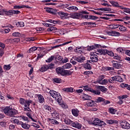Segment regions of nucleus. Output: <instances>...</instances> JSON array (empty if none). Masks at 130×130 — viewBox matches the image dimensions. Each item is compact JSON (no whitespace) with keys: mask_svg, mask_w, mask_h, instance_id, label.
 Instances as JSON below:
<instances>
[{"mask_svg":"<svg viewBox=\"0 0 130 130\" xmlns=\"http://www.w3.org/2000/svg\"><path fill=\"white\" fill-rule=\"evenodd\" d=\"M93 122L94 125H98V126H102V125L105 124V123L103 121L100 120L98 118H95L93 120Z\"/></svg>","mask_w":130,"mask_h":130,"instance_id":"nucleus-4","label":"nucleus"},{"mask_svg":"<svg viewBox=\"0 0 130 130\" xmlns=\"http://www.w3.org/2000/svg\"><path fill=\"white\" fill-rule=\"evenodd\" d=\"M16 25L17 27H19L20 26V27H24V22H19L16 24Z\"/></svg>","mask_w":130,"mask_h":130,"instance_id":"nucleus-51","label":"nucleus"},{"mask_svg":"<svg viewBox=\"0 0 130 130\" xmlns=\"http://www.w3.org/2000/svg\"><path fill=\"white\" fill-rule=\"evenodd\" d=\"M100 84V85H107V84H108V80L103 79L101 83Z\"/></svg>","mask_w":130,"mask_h":130,"instance_id":"nucleus-41","label":"nucleus"},{"mask_svg":"<svg viewBox=\"0 0 130 130\" xmlns=\"http://www.w3.org/2000/svg\"><path fill=\"white\" fill-rule=\"evenodd\" d=\"M97 89L100 90L102 92H106L107 91V88H105L104 86H98Z\"/></svg>","mask_w":130,"mask_h":130,"instance_id":"nucleus-21","label":"nucleus"},{"mask_svg":"<svg viewBox=\"0 0 130 130\" xmlns=\"http://www.w3.org/2000/svg\"><path fill=\"white\" fill-rule=\"evenodd\" d=\"M81 18H83L84 19H87L88 20H89V15H83L81 14Z\"/></svg>","mask_w":130,"mask_h":130,"instance_id":"nucleus-64","label":"nucleus"},{"mask_svg":"<svg viewBox=\"0 0 130 130\" xmlns=\"http://www.w3.org/2000/svg\"><path fill=\"white\" fill-rule=\"evenodd\" d=\"M78 10H79L78 9V7L76 6H70L69 8L68 12H69V13H73V12H75V11H78Z\"/></svg>","mask_w":130,"mask_h":130,"instance_id":"nucleus-14","label":"nucleus"},{"mask_svg":"<svg viewBox=\"0 0 130 130\" xmlns=\"http://www.w3.org/2000/svg\"><path fill=\"white\" fill-rule=\"evenodd\" d=\"M50 94L53 98H54L55 101L58 102V103H59L60 102H61L62 101V98H61V95H60V94L54 90H50Z\"/></svg>","mask_w":130,"mask_h":130,"instance_id":"nucleus-2","label":"nucleus"},{"mask_svg":"<svg viewBox=\"0 0 130 130\" xmlns=\"http://www.w3.org/2000/svg\"><path fill=\"white\" fill-rule=\"evenodd\" d=\"M87 106L92 107V106H94V101H91V102H89L87 103Z\"/></svg>","mask_w":130,"mask_h":130,"instance_id":"nucleus-59","label":"nucleus"},{"mask_svg":"<svg viewBox=\"0 0 130 130\" xmlns=\"http://www.w3.org/2000/svg\"><path fill=\"white\" fill-rule=\"evenodd\" d=\"M54 59V56H51L47 60H46V62H51Z\"/></svg>","mask_w":130,"mask_h":130,"instance_id":"nucleus-42","label":"nucleus"},{"mask_svg":"<svg viewBox=\"0 0 130 130\" xmlns=\"http://www.w3.org/2000/svg\"><path fill=\"white\" fill-rule=\"evenodd\" d=\"M83 99L84 100H91L92 99V97L91 96H89L85 93H83L82 95Z\"/></svg>","mask_w":130,"mask_h":130,"instance_id":"nucleus-20","label":"nucleus"},{"mask_svg":"<svg viewBox=\"0 0 130 130\" xmlns=\"http://www.w3.org/2000/svg\"><path fill=\"white\" fill-rule=\"evenodd\" d=\"M93 49H95V47L94 45L88 46L87 48V50L88 51H91V50H93Z\"/></svg>","mask_w":130,"mask_h":130,"instance_id":"nucleus-46","label":"nucleus"},{"mask_svg":"<svg viewBox=\"0 0 130 130\" xmlns=\"http://www.w3.org/2000/svg\"><path fill=\"white\" fill-rule=\"evenodd\" d=\"M72 126L80 129V128H82V124L79 122H73L72 123Z\"/></svg>","mask_w":130,"mask_h":130,"instance_id":"nucleus-12","label":"nucleus"},{"mask_svg":"<svg viewBox=\"0 0 130 130\" xmlns=\"http://www.w3.org/2000/svg\"><path fill=\"white\" fill-rule=\"evenodd\" d=\"M45 10H46V11L47 12V13H51V8H48V7H46L44 8Z\"/></svg>","mask_w":130,"mask_h":130,"instance_id":"nucleus-61","label":"nucleus"},{"mask_svg":"<svg viewBox=\"0 0 130 130\" xmlns=\"http://www.w3.org/2000/svg\"><path fill=\"white\" fill-rule=\"evenodd\" d=\"M107 54L110 55V56H114V53L112 51L107 50Z\"/></svg>","mask_w":130,"mask_h":130,"instance_id":"nucleus-57","label":"nucleus"},{"mask_svg":"<svg viewBox=\"0 0 130 130\" xmlns=\"http://www.w3.org/2000/svg\"><path fill=\"white\" fill-rule=\"evenodd\" d=\"M11 121H13L14 123H17V124L21 125L22 124V121H19L18 119H13L11 118Z\"/></svg>","mask_w":130,"mask_h":130,"instance_id":"nucleus-24","label":"nucleus"},{"mask_svg":"<svg viewBox=\"0 0 130 130\" xmlns=\"http://www.w3.org/2000/svg\"><path fill=\"white\" fill-rule=\"evenodd\" d=\"M63 90L65 92H70V93L74 92V88H73V87L64 88Z\"/></svg>","mask_w":130,"mask_h":130,"instance_id":"nucleus-26","label":"nucleus"},{"mask_svg":"<svg viewBox=\"0 0 130 130\" xmlns=\"http://www.w3.org/2000/svg\"><path fill=\"white\" fill-rule=\"evenodd\" d=\"M84 68L87 69V70H91L92 67H91V66L89 63H86L84 64Z\"/></svg>","mask_w":130,"mask_h":130,"instance_id":"nucleus-37","label":"nucleus"},{"mask_svg":"<svg viewBox=\"0 0 130 130\" xmlns=\"http://www.w3.org/2000/svg\"><path fill=\"white\" fill-rule=\"evenodd\" d=\"M35 50H37V47H33L30 48L28 51H27V53H31V52H34Z\"/></svg>","mask_w":130,"mask_h":130,"instance_id":"nucleus-29","label":"nucleus"},{"mask_svg":"<svg viewBox=\"0 0 130 130\" xmlns=\"http://www.w3.org/2000/svg\"><path fill=\"white\" fill-rule=\"evenodd\" d=\"M11 110H12V107L9 106L5 107L3 110V111L6 115H8L10 113Z\"/></svg>","mask_w":130,"mask_h":130,"instance_id":"nucleus-13","label":"nucleus"},{"mask_svg":"<svg viewBox=\"0 0 130 130\" xmlns=\"http://www.w3.org/2000/svg\"><path fill=\"white\" fill-rule=\"evenodd\" d=\"M25 101L26 100L23 98H20L19 99V103L20 104H21V105H23L25 103Z\"/></svg>","mask_w":130,"mask_h":130,"instance_id":"nucleus-54","label":"nucleus"},{"mask_svg":"<svg viewBox=\"0 0 130 130\" xmlns=\"http://www.w3.org/2000/svg\"><path fill=\"white\" fill-rule=\"evenodd\" d=\"M56 73L57 75H60L62 76H67L72 75L71 70H66L61 67H58L56 69Z\"/></svg>","mask_w":130,"mask_h":130,"instance_id":"nucleus-1","label":"nucleus"},{"mask_svg":"<svg viewBox=\"0 0 130 130\" xmlns=\"http://www.w3.org/2000/svg\"><path fill=\"white\" fill-rule=\"evenodd\" d=\"M79 111L77 109H74L72 110V114L76 117L79 116Z\"/></svg>","mask_w":130,"mask_h":130,"instance_id":"nucleus-17","label":"nucleus"},{"mask_svg":"<svg viewBox=\"0 0 130 130\" xmlns=\"http://www.w3.org/2000/svg\"><path fill=\"white\" fill-rule=\"evenodd\" d=\"M12 36H14V37H19V36H21V34L19 32H13Z\"/></svg>","mask_w":130,"mask_h":130,"instance_id":"nucleus-44","label":"nucleus"},{"mask_svg":"<svg viewBox=\"0 0 130 130\" xmlns=\"http://www.w3.org/2000/svg\"><path fill=\"white\" fill-rule=\"evenodd\" d=\"M33 102L31 100H25V103H26L28 107L30 106V104H31Z\"/></svg>","mask_w":130,"mask_h":130,"instance_id":"nucleus-45","label":"nucleus"},{"mask_svg":"<svg viewBox=\"0 0 130 130\" xmlns=\"http://www.w3.org/2000/svg\"><path fill=\"white\" fill-rule=\"evenodd\" d=\"M86 59L84 56H74L70 60V62L73 64H77V62H84V60Z\"/></svg>","mask_w":130,"mask_h":130,"instance_id":"nucleus-3","label":"nucleus"},{"mask_svg":"<svg viewBox=\"0 0 130 130\" xmlns=\"http://www.w3.org/2000/svg\"><path fill=\"white\" fill-rule=\"evenodd\" d=\"M55 30H56V27L52 26V25L47 29V31L49 32L51 31H55Z\"/></svg>","mask_w":130,"mask_h":130,"instance_id":"nucleus-39","label":"nucleus"},{"mask_svg":"<svg viewBox=\"0 0 130 130\" xmlns=\"http://www.w3.org/2000/svg\"><path fill=\"white\" fill-rule=\"evenodd\" d=\"M104 78H105V76L104 75H100L98 78V84H100L103 80H104Z\"/></svg>","mask_w":130,"mask_h":130,"instance_id":"nucleus-22","label":"nucleus"},{"mask_svg":"<svg viewBox=\"0 0 130 130\" xmlns=\"http://www.w3.org/2000/svg\"><path fill=\"white\" fill-rule=\"evenodd\" d=\"M89 20H97L98 17L94 15H89L88 17Z\"/></svg>","mask_w":130,"mask_h":130,"instance_id":"nucleus-43","label":"nucleus"},{"mask_svg":"<svg viewBox=\"0 0 130 130\" xmlns=\"http://www.w3.org/2000/svg\"><path fill=\"white\" fill-rule=\"evenodd\" d=\"M53 81L55 83H57L58 84H59V83H61V79L60 78H55L53 79Z\"/></svg>","mask_w":130,"mask_h":130,"instance_id":"nucleus-33","label":"nucleus"},{"mask_svg":"<svg viewBox=\"0 0 130 130\" xmlns=\"http://www.w3.org/2000/svg\"><path fill=\"white\" fill-rule=\"evenodd\" d=\"M57 14H58V15L61 18H63V17H66V16H68V13H66L63 12H57Z\"/></svg>","mask_w":130,"mask_h":130,"instance_id":"nucleus-27","label":"nucleus"},{"mask_svg":"<svg viewBox=\"0 0 130 130\" xmlns=\"http://www.w3.org/2000/svg\"><path fill=\"white\" fill-rule=\"evenodd\" d=\"M47 70L48 69V65H44L43 66L41 69H40V71L42 72V73H43V72H46V71H47Z\"/></svg>","mask_w":130,"mask_h":130,"instance_id":"nucleus-19","label":"nucleus"},{"mask_svg":"<svg viewBox=\"0 0 130 130\" xmlns=\"http://www.w3.org/2000/svg\"><path fill=\"white\" fill-rule=\"evenodd\" d=\"M56 12H57L56 10L51 8L50 14H52V15H55V14H56Z\"/></svg>","mask_w":130,"mask_h":130,"instance_id":"nucleus-60","label":"nucleus"},{"mask_svg":"<svg viewBox=\"0 0 130 130\" xmlns=\"http://www.w3.org/2000/svg\"><path fill=\"white\" fill-rule=\"evenodd\" d=\"M16 114H17V111L13 109V108H11V110L7 115V116H9V117H15V115H16Z\"/></svg>","mask_w":130,"mask_h":130,"instance_id":"nucleus-9","label":"nucleus"},{"mask_svg":"<svg viewBox=\"0 0 130 130\" xmlns=\"http://www.w3.org/2000/svg\"><path fill=\"white\" fill-rule=\"evenodd\" d=\"M96 54H101L103 55H105L107 54V50L106 49H98L97 51L95 52Z\"/></svg>","mask_w":130,"mask_h":130,"instance_id":"nucleus-8","label":"nucleus"},{"mask_svg":"<svg viewBox=\"0 0 130 130\" xmlns=\"http://www.w3.org/2000/svg\"><path fill=\"white\" fill-rule=\"evenodd\" d=\"M114 59H116L117 62L120 61L121 59V57L117 55V54H115V55L114 56Z\"/></svg>","mask_w":130,"mask_h":130,"instance_id":"nucleus-32","label":"nucleus"},{"mask_svg":"<svg viewBox=\"0 0 130 130\" xmlns=\"http://www.w3.org/2000/svg\"><path fill=\"white\" fill-rule=\"evenodd\" d=\"M117 51L118 52H121V53H124V51H125V50H123V49H122V48H121V47L118 48L117 49Z\"/></svg>","mask_w":130,"mask_h":130,"instance_id":"nucleus-50","label":"nucleus"},{"mask_svg":"<svg viewBox=\"0 0 130 130\" xmlns=\"http://www.w3.org/2000/svg\"><path fill=\"white\" fill-rule=\"evenodd\" d=\"M26 115H27V116H28L29 117V118L31 119V120L32 121H34L35 122H36V120H35L34 119H33V118L32 117V116H31V114L30 113H27Z\"/></svg>","mask_w":130,"mask_h":130,"instance_id":"nucleus-52","label":"nucleus"},{"mask_svg":"<svg viewBox=\"0 0 130 130\" xmlns=\"http://www.w3.org/2000/svg\"><path fill=\"white\" fill-rule=\"evenodd\" d=\"M120 124L122 128H125V129H128V128H130V124L127 121H123L120 122Z\"/></svg>","mask_w":130,"mask_h":130,"instance_id":"nucleus-5","label":"nucleus"},{"mask_svg":"<svg viewBox=\"0 0 130 130\" xmlns=\"http://www.w3.org/2000/svg\"><path fill=\"white\" fill-rule=\"evenodd\" d=\"M48 67L49 70V69H54V64L52 63H49V64H48Z\"/></svg>","mask_w":130,"mask_h":130,"instance_id":"nucleus-55","label":"nucleus"},{"mask_svg":"<svg viewBox=\"0 0 130 130\" xmlns=\"http://www.w3.org/2000/svg\"><path fill=\"white\" fill-rule=\"evenodd\" d=\"M20 125L22 126V127H23V128H24V129H29V128H30V126L29 124L23 123V122H22V123L20 124Z\"/></svg>","mask_w":130,"mask_h":130,"instance_id":"nucleus-18","label":"nucleus"},{"mask_svg":"<svg viewBox=\"0 0 130 130\" xmlns=\"http://www.w3.org/2000/svg\"><path fill=\"white\" fill-rule=\"evenodd\" d=\"M109 111L111 114H115V112H116V110L114 109L113 108H109Z\"/></svg>","mask_w":130,"mask_h":130,"instance_id":"nucleus-31","label":"nucleus"},{"mask_svg":"<svg viewBox=\"0 0 130 130\" xmlns=\"http://www.w3.org/2000/svg\"><path fill=\"white\" fill-rule=\"evenodd\" d=\"M90 59L92 62H97L98 61V56L94 53L90 54Z\"/></svg>","mask_w":130,"mask_h":130,"instance_id":"nucleus-7","label":"nucleus"},{"mask_svg":"<svg viewBox=\"0 0 130 130\" xmlns=\"http://www.w3.org/2000/svg\"><path fill=\"white\" fill-rule=\"evenodd\" d=\"M44 109H45V110H48V111H50V110H51V108L47 105H44Z\"/></svg>","mask_w":130,"mask_h":130,"instance_id":"nucleus-53","label":"nucleus"},{"mask_svg":"<svg viewBox=\"0 0 130 130\" xmlns=\"http://www.w3.org/2000/svg\"><path fill=\"white\" fill-rule=\"evenodd\" d=\"M58 104H59V105H60L62 108H65V109L68 108V105H67L66 103L62 102V101L58 103Z\"/></svg>","mask_w":130,"mask_h":130,"instance_id":"nucleus-28","label":"nucleus"},{"mask_svg":"<svg viewBox=\"0 0 130 130\" xmlns=\"http://www.w3.org/2000/svg\"><path fill=\"white\" fill-rule=\"evenodd\" d=\"M23 8H24L23 6H20L19 5H15L14 6V9L15 10H20V9H23Z\"/></svg>","mask_w":130,"mask_h":130,"instance_id":"nucleus-49","label":"nucleus"},{"mask_svg":"<svg viewBox=\"0 0 130 130\" xmlns=\"http://www.w3.org/2000/svg\"><path fill=\"white\" fill-rule=\"evenodd\" d=\"M113 67L115 69H120L122 66L118 63H113Z\"/></svg>","mask_w":130,"mask_h":130,"instance_id":"nucleus-25","label":"nucleus"},{"mask_svg":"<svg viewBox=\"0 0 130 130\" xmlns=\"http://www.w3.org/2000/svg\"><path fill=\"white\" fill-rule=\"evenodd\" d=\"M4 70H6V71H9V70H11V65H4Z\"/></svg>","mask_w":130,"mask_h":130,"instance_id":"nucleus-47","label":"nucleus"},{"mask_svg":"<svg viewBox=\"0 0 130 130\" xmlns=\"http://www.w3.org/2000/svg\"><path fill=\"white\" fill-rule=\"evenodd\" d=\"M91 93H93V94H94L95 95H100V94H101V92H100V91L94 89H92Z\"/></svg>","mask_w":130,"mask_h":130,"instance_id":"nucleus-35","label":"nucleus"},{"mask_svg":"<svg viewBox=\"0 0 130 130\" xmlns=\"http://www.w3.org/2000/svg\"><path fill=\"white\" fill-rule=\"evenodd\" d=\"M49 120L53 124H58V122L56 120L49 118Z\"/></svg>","mask_w":130,"mask_h":130,"instance_id":"nucleus-40","label":"nucleus"},{"mask_svg":"<svg viewBox=\"0 0 130 130\" xmlns=\"http://www.w3.org/2000/svg\"><path fill=\"white\" fill-rule=\"evenodd\" d=\"M111 26V29H112V30H114V29H117V28H118V27H119V24H113Z\"/></svg>","mask_w":130,"mask_h":130,"instance_id":"nucleus-36","label":"nucleus"},{"mask_svg":"<svg viewBox=\"0 0 130 130\" xmlns=\"http://www.w3.org/2000/svg\"><path fill=\"white\" fill-rule=\"evenodd\" d=\"M104 101H105V99H103V98L99 97L95 100V102L96 103H100L101 102H104Z\"/></svg>","mask_w":130,"mask_h":130,"instance_id":"nucleus-23","label":"nucleus"},{"mask_svg":"<svg viewBox=\"0 0 130 130\" xmlns=\"http://www.w3.org/2000/svg\"><path fill=\"white\" fill-rule=\"evenodd\" d=\"M62 7L64 9H67V12H69V8H70V5L69 4H64L62 6Z\"/></svg>","mask_w":130,"mask_h":130,"instance_id":"nucleus-48","label":"nucleus"},{"mask_svg":"<svg viewBox=\"0 0 130 130\" xmlns=\"http://www.w3.org/2000/svg\"><path fill=\"white\" fill-rule=\"evenodd\" d=\"M120 27L119 28V30H120V31H123V32H125V31L127 30V28L124 26H123V25H120Z\"/></svg>","mask_w":130,"mask_h":130,"instance_id":"nucleus-30","label":"nucleus"},{"mask_svg":"<svg viewBox=\"0 0 130 130\" xmlns=\"http://www.w3.org/2000/svg\"><path fill=\"white\" fill-rule=\"evenodd\" d=\"M0 125L3 127L6 126L7 125V122L4 121L0 122Z\"/></svg>","mask_w":130,"mask_h":130,"instance_id":"nucleus-63","label":"nucleus"},{"mask_svg":"<svg viewBox=\"0 0 130 130\" xmlns=\"http://www.w3.org/2000/svg\"><path fill=\"white\" fill-rule=\"evenodd\" d=\"M111 79L113 81V82H119L121 83V82H123V79L121 78V77L119 76H116L113 77H111Z\"/></svg>","mask_w":130,"mask_h":130,"instance_id":"nucleus-6","label":"nucleus"},{"mask_svg":"<svg viewBox=\"0 0 130 130\" xmlns=\"http://www.w3.org/2000/svg\"><path fill=\"white\" fill-rule=\"evenodd\" d=\"M83 24L84 25H96V24H95V23L93 22H83Z\"/></svg>","mask_w":130,"mask_h":130,"instance_id":"nucleus-58","label":"nucleus"},{"mask_svg":"<svg viewBox=\"0 0 130 130\" xmlns=\"http://www.w3.org/2000/svg\"><path fill=\"white\" fill-rule=\"evenodd\" d=\"M109 3L111 4L113 7H115L116 8H122L121 6L119 5L118 2H115V1H110Z\"/></svg>","mask_w":130,"mask_h":130,"instance_id":"nucleus-15","label":"nucleus"},{"mask_svg":"<svg viewBox=\"0 0 130 130\" xmlns=\"http://www.w3.org/2000/svg\"><path fill=\"white\" fill-rule=\"evenodd\" d=\"M106 123L108 124H114L116 123H118V121L116 120H106Z\"/></svg>","mask_w":130,"mask_h":130,"instance_id":"nucleus-16","label":"nucleus"},{"mask_svg":"<svg viewBox=\"0 0 130 130\" xmlns=\"http://www.w3.org/2000/svg\"><path fill=\"white\" fill-rule=\"evenodd\" d=\"M81 16H82V14L80 13H72L70 14V17L73 18V19H79Z\"/></svg>","mask_w":130,"mask_h":130,"instance_id":"nucleus-10","label":"nucleus"},{"mask_svg":"<svg viewBox=\"0 0 130 130\" xmlns=\"http://www.w3.org/2000/svg\"><path fill=\"white\" fill-rule=\"evenodd\" d=\"M64 122L66 124H72V123H73V121L69 119H66L64 120Z\"/></svg>","mask_w":130,"mask_h":130,"instance_id":"nucleus-38","label":"nucleus"},{"mask_svg":"<svg viewBox=\"0 0 130 130\" xmlns=\"http://www.w3.org/2000/svg\"><path fill=\"white\" fill-rule=\"evenodd\" d=\"M120 33L116 31H113V36H119Z\"/></svg>","mask_w":130,"mask_h":130,"instance_id":"nucleus-56","label":"nucleus"},{"mask_svg":"<svg viewBox=\"0 0 130 130\" xmlns=\"http://www.w3.org/2000/svg\"><path fill=\"white\" fill-rule=\"evenodd\" d=\"M84 75H93L92 71H85L84 72Z\"/></svg>","mask_w":130,"mask_h":130,"instance_id":"nucleus-62","label":"nucleus"},{"mask_svg":"<svg viewBox=\"0 0 130 130\" xmlns=\"http://www.w3.org/2000/svg\"><path fill=\"white\" fill-rule=\"evenodd\" d=\"M64 69H71L72 68V64L70 63H67L63 66Z\"/></svg>","mask_w":130,"mask_h":130,"instance_id":"nucleus-34","label":"nucleus"},{"mask_svg":"<svg viewBox=\"0 0 130 130\" xmlns=\"http://www.w3.org/2000/svg\"><path fill=\"white\" fill-rule=\"evenodd\" d=\"M37 97H38L39 103H41L42 104V103H44V102H45V101L44 100V97H43V95H42V94H37Z\"/></svg>","mask_w":130,"mask_h":130,"instance_id":"nucleus-11","label":"nucleus"}]
</instances>
